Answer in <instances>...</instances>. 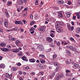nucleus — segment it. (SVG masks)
Segmentation results:
<instances>
[{"label": "nucleus", "instance_id": "47", "mask_svg": "<svg viewBox=\"0 0 80 80\" xmlns=\"http://www.w3.org/2000/svg\"><path fill=\"white\" fill-rule=\"evenodd\" d=\"M66 73H70V71L68 70H66Z\"/></svg>", "mask_w": 80, "mask_h": 80}, {"label": "nucleus", "instance_id": "46", "mask_svg": "<svg viewBox=\"0 0 80 80\" xmlns=\"http://www.w3.org/2000/svg\"><path fill=\"white\" fill-rule=\"evenodd\" d=\"M43 2L41 1V5H40V7H41V6L43 5Z\"/></svg>", "mask_w": 80, "mask_h": 80}, {"label": "nucleus", "instance_id": "5", "mask_svg": "<svg viewBox=\"0 0 80 80\" xmlns=\"http://www.w3.org/2000/svg\"><path fill=\"white\" fill-rule=\"evenodd\" d=\"M47 39L48 42H49V43H51L52 42V40H53V39L50 37H48Z\"/></svg>", "mask_w": 80, "mask_h": 80}, {"label": "nucleus", "instance_id": "25", "mask_svg": "<svg viewBox=\"0 0 80 80\" xmlns=\"http://www.w3.org/2000/svg\"><path fill=\"white\" fill-rule=\"evenodd\" d=\"M4 24L5 27H8V22H5L4 23Z\"/></svg>", "mask_w": 80, "mask_h": 80}, {"label": "nucleus", "instance_id": "20", "mask_svg": "<svg viewBox=\"0 0 80 80\" xmlns=\"http://www.w3.org/2000/svg\"><path fill=\"white\" fill-rule=\"evenodd\" d=\"M5 67V64H1L0 65V68H3Z\"/></svg>", "mask_w": 80, "mask_h": 80}, {"label": "nucleus", "instance_id": "8", "mask_svg": "<svg viewBox=\"0 0 80 80\" xmlns=\"http://www.w3.org/2000/svg\"><path fill=\"white\" fill-rule=\"evenodd\" d=\"M64 2L62 0H58V3L59 5H62L64 3Z\"/></svg>", "mask_w": 80, "mask_h": 80}, {"label": "nucleus", "instance_id": "16", "mask_svg": "<svg viewBox=\"0 0 80 80\" xmlns=\"http://www.w3.org/2000/svg\"><path fill=\"white\" fill-rule=\"evenodd\" d=\"M66 52L68 56H70L71 55V53L68 50H66Z\"/></svg>", "mask_w": 80, "mask_h": 80}, {"label": "nucleus", "instance_id": "12", "mask_svg": "<svg viewBox=\"0 0 80 80\" xmlns=\"http://www.w3.org/2000/svg\"><path fill=\"white\" fill-rule=\"evenodd\" d=\"M80 28H78L76 31V33L78 34L80 33Z\"/></svg>", "mask_w": 80, "mask_h": 80}, {"label": "nucleus", "instance_id": "60", "mask_svg": "<svg viewBox=\"0 0 80 80\" xmlns=\"http://www.w3.org/2000/svg\"><path fill=\"white\" fill-rule=\"evenodd\" d=\"M52 77H53V76H55V73H53L52 74Z\"/></svg>", "mask_w": 80, "mask_h": 80}, {"label": "nucleus", "instance_id": "49", "mask_svg": "<svg viewBox=\"0 0 80 80\" xmlns=\"http://www.w3.org/2000/svg\"><path fill=\"white\" fill-rule=\"evenodd\" d=\"M13 14L14 17L17 16V14L15 12L13 13Z\"/></svg>", "mask_w": 80, "mask_h": 80}, {"label": "nucleus", "instance_id": "44", "mask_svg": "<svg viewBox=\"0 0 80 80\" xmlns=\"http://www.w3.org/2000/svg\"><path fill=\"white\" fill-rule=\"evenodd\" d=\"M50 46L52 47H55V45H53V44H51L50 45Z\"/></svg>", "mask_w": 80, "mask_h": 80}, {"label": "nucleus", "instance_id": "48", "mask_svg": "<svg viewBox=\"0 0 80 80\" xmlns=\"http://www.w3.org/2000/svg\"><path fill=\"white\" fill-rule=\"evenodd\" d=\"M80 68V66L78 64H77V66H76V68Z\"/></svg>", "mask_w": 80, "mask_h": 80}, {"label": "nucleus", "instance_id": "38", "mask_svg": "<svg viewBox=\"0 0 80 80\" xmlns=\"http://www.w3.org/2000/svg\"><path fill=\"white\" fill-rule=\"evenodd\" d=\"M78 64H77L76 63H74L73 64L74 67H75V68L76 69V68L77 67V65Z\"/></svg>", "mask_w": 80, "mask_h": 80}, {"label": "nucleus", "instance_id": "1", "mask_svg": "<svg viewBox=\"0 0 80 80\" xmlns=\"http://www.w3.org/2000/svg\"><path fill=\"white\" fill-rule=\"evenodd\" d=\"M7 78H9V79H12V76H13V73H11L10 75L8 73H7L5 74Z\"/></svg>", "mask_w": 80, "mask_h": 80}, {"label": "nucleus", "instance_id": "7", "mask_svg": "<svg viewBox=\"0 0 80 80\" xmlns=\"http://www.w3.org/2000/svg\"><path fill=\"white\" fill-rule=\"evenodd\" d=\"M38 48L40 50V51H43V48L41 45H39L38 46Z\"/></svg>", "mask_w": 80, "mask_h": 80}, {"label": "nucleus", "instance_id": "29", "mask_svg": "<svg viewBox=\"0 0 80 80\" xmlns=\"http://www.w3.org/2000/svg\"><path fill=\"white\" fill-rule=\"evenodd\" d=\"M39 57H40L41 58H45V55H40L39 56Z\"/></svg>", "mask_w": 80, "mask_h": 80}, {"label": "nucleus", "instance_id": "14", "mask_svg": "<svg viewBox=\"0 0 80 80\" xmlns=\"http://www.w3.org/2000/svg\"><path fill=\"white\" fill-rule=\"evenodd\" d=\"M15 23L16 24H17V25H19V24H22V22L21 21H16L15 22Z\"/></svg>", "mask_w": 80, "mask_h": 80}, {"label": "nucleus", "instance_id": "40", "mask_svg": "<svg viewBox=\"0 0 80 80\" xmlns=\"http://www.w3.org/2000/svg\"><path fill=\"white\" fill-rule=\"evenodd\" d=\"M11 4H12V2H9L7 3V5L8 6H9V5H11Z\"/></svg>", "mask_w": 80, "mask_h": 80}, {"label": "nucleus", "instance_id": "13", "mask_svg": "<svg viewBox=\"0 0 80 80\" xmlns=\"http://www.w3.org/2000/svg\"><path fill=\"white\" fill-rule=\"evenodd\" d=\"M23 2H24V1H23V0H22L21 1H18V5H21V4H22V3H23Z\"/></svg>", "mask_w": 80, "mask_h": 80}, {"label": "nucleus", "instance_id": "34", "mask_svg": "<svg viewBox=\"0 0 80 80\" xmlns=\"http://www.w3.org/2000/svg\"><path fill=\"white\" fill-rule=\"evenodd\" d=\"M18 28L17 27H14L12 29V30H17Z\"/></svg>", "mask_w": 80, "mask_h": 80}, {"label": "nucleus", "instance_id": "56", "mask_svg": "<svg viewBox=\"0 0 80 80\" xmlns=\"http://www.w3.org/2000/svg\"><path fill=\"white\" fill-rule=\"evenodd\" d=\"M64 45H67L68 43H67V42H66V41H65V42H64Z\"/></svg>", "mask_w": 80, "mask_h": 80}, {"label": "nucleus", "instance_id": "9", "mask_svg": "<svg viewBox=\"0 0 80 80\" xmlns=\"http://www.w3.org/2000/svg\"><path fill=\"white\" fill-rule=\"evenodd\" d=\"M12 51L14 53H18L19 52V50L18 49H13Z\"/></svg>", "mask_w": 80, "mask_h": 80}, {"label": "nucleus", "instance_id": "45", "mask_svg": "<svg viewBox=\"0 0 80 80\" xmlns=\"http://www.w3.org/2000/svg\"><path fill=\"white\" fill-rule=\"evenodd\" d=\"M34 22H35L34 21H32V22H31L30 24V25H33V23H34Z\"/></svg>", "mask_w": 80, "mask_h": 80}, {"label": "nucleus", "instance_id": "51", "mask_svg": "<svg viewBox=\"0 0 80 80\" xmlns=\"http://www.w3.org/2000/svg\"><path fill=\"white\" fill-rule=\"evenodd\" d=\"M19 74L20 75L22 74V72L21 71H19Z\"/></svg>", "mask_w": 80, "mask_h": 80}, {"label": "nucleus", "instance_id": "30", "mask_svg": "<svg viewBox=\"0 0 80 80\" xmlns=\"http://www.w3.org/2000/svg\"><path fill=\"white\" fill-rule=\"evenodd\" d=\"M76 15L77 17H78V16H80V12H76Z\"/></svg>", "mask_w": 80, "mask_h": 80}, {"label": "nucleus", "instance_id": "3", "mask_svg": "<svg viewBox=\"0 0 80 80\" xmlns=\"http://www.w3.org/2000/svg\"><path fill=\"white\" fill-rule=\"evenodd\" d=\"M15 43L16 45L18 46H19H19H22V47H23V44L21 43V42L19 41H17Z\"/></svg>", "mask_w": 80, "mask_h": 80}, {"label": "nucleus", "instance_id": "26", "mask_svg": "<svg viewBox=\"0 0 80 80\" xmlns=\"http://www.w3.org/2000/svg\"><path fill=\"white\" fill-rule=\"evenodd\" d=\"M67 27L68 28V30H70V24L68 23H67Z\"/></svg>", "mask_w": 80, "mask_h": 80}, {"label": "nucleus", "instance_id": "39", "mask_svg": "<svg viewBox=\"0 0 80 80\" xmlns=\"http://www.w3.org/2000/svg\"><path fill=\"white\" fill-rule=\"evenodd\" d=\"M15 40H16V38H12V41H15Z\"/></svg>", "mask_w": 80, "mask_h": 80}, {"label": "nucleus", "instance_id": "55", "mask_svg": "<svg viewBox=\"0 0 80 80\" xmlns=\"http://www.w3.org/2000/svg\"><path fill=\"white\" fill-rule=\"evenodd\" d=\"M28 8L26 7L24 9V10H25V11H27V10H28Z\"/></svg>", "mask_w": 80, "mask_h": 80}, {"label": "nucleus", "instance_id": "64", "mask_svg": "<svg viewBox=\"0 0 80 80\" xmlns=\"http://www.w3.org/2000/svg\"><path fill=\"white\" fill-rule=\"evenodd\" d=\"M19 78L20 80H23V79L21 77H19Z\"/></svg>", "mask_w": 80, "mask_h": 80}, {"label": "nucleus", "instance_id": "17", "mask_svg": "<svg viewBox=\"0 0 80 80\" xmlns=\"http://www.w3.org/2000/svg\"><path fill=\"white\" fill-rule=\"evenodd\" d=\"M40 62L41 63H44L45 62V61L43 59H41L40 60Z\"/></svg>", "mask_w": 80, "mask_h": 80}, {"label": "nucleus", "instance_id": "18", "mask_svg": "<svg viewBox=\"0 0 80 80\" xmlns=\"http://www.w3.org/2000/svg\"><path fill=\"white\" fill-rule=\"evenodd\" d=\"M29 61L30 62H32V63H34L35 62V60L33 59H30L29 60Z\"/></svg>", "mask_w": 80, "mask_h": 80}, {"label": "nucleus", "instance_id": "57", "mask_svg": "<svg viewBox=\"0 0 80 80\" xmlns=\"http://www.w3.org/2000/svg\"><path fill=\"white\" fill-rule=\"evenodd\" d=\"M45 17L46 18H48V17H49L48 14H46Z\"/></svg>", "mask_w": 80, "mask_h": 80}, {"label": "nucleus", "instance_id": "11", "mask_svg": "<svg viewBox=\"0 0 80 80\" xmlns=\"http://www.w3.org/2000/svg\"><path fill=\"white\" fill-rule=\"evenodd\" d=\"M1 50H2V51H3V52H8V49L7 48H1Z\"/></svg>", "mask_w": 80, "mask_h": 80}, {"label": "nucleus", "instance_id": "59", "mask_svg": "<svg viewBox=\"0 0 80 80\" xmlns=\"http://www.w3.org/2000/svg\"><path fill=\"white\" fill-rule=\"evenodd\" d=\"M7 47L9 48H11V46L10 45H8L7 46Z\"/></svg>", "mask_w": 80, "mask_h": 80}, {"label": "nucleus", "instance_id": "43", "mask_svg": "<svg viewBox=\"0 0 80 80\" xmlns=\"http://www.w3.org/2000/svg\"><path fill=\"white\" fill-rule=\"evenodd\" d=\"M71 23L72 25L73 26L74 25H75V23H74V22H73V21L71 22Z\"/></svg>", "mask_w": 80, "mask_h": 80}, {"label": "nucleus", "instance_id": "24", "mask_svg": "<svg viewBox=\"0 0 80 80\" xmlns=\"http://www.w3.org/2000/svg\"><path fill=\"white\" fill-rule=\"evenodd\" d=\"M22 54L23 53H22V52L20 51L19 53L18 54V55L19 56H22Z\"/></svg>", "mask_w": 80, "mask_h": 80}, {"label": "nucleus", "instance_id": "42", "mask_svg": "<svg viewBox=\"0 0 80 80\" xmlns=\"http://www.w3.org/2000/svg\"><path fill=\"white\" fill-rule=\"evenodd\" d=\"M6 15L7 16V17H8H8H9V14H8V12H6Z\"/></svg>", "mask_w": 80, "mask_h": 80}, {"label": "nucleus", "instance_id": "62", "mask_svg": "<svg viewBox=\"0 0 80 80\" xmlns=\"http://www.w3.org/2000/svg\"><path fill=\"white\" fill-rule=\"evenodd\" d=\"M0 32H3V30L2 29H0Z\"/></svg>", "mask_w": 80, "mask_h": 80}, {"label": "nucleus", "instance_id": "53", "mask_svg": "<svg viewBox=\"0 0 80 80\" xmlns=\"http://www.w3.org/2000/svg\"><path fill=\"white\" fill-rule=\"evenodd\" d=\"M74 28V27L73 26H72L71 28H70V30L71 29L72 30H73Z\"/></svg>", "mask_w": 80, "mask_h": 80}, {"label": "nucleus", "instance_id": "54", "mask_svg": "<svg viewBox=\"0 0 80 80\" xmlns=\"http://www.w3.org/2000/svg\"><path fill=\"white\" fill-rule=\"evenodd\" d=\"M76 18V16H73V20H75Z\"/></svg>", "mask_w": 80, "mask_h": 80}, {"label": "nucleus", "instance_id": "2", "mask_svg": "<svg viewBox=\"0 0 80 80\" xmlns=\"http://www.w3.org/2000/svg\"><path fill=\"white\" fill-rule=\"evenodd\" d=\"M46 27L45 26H42L41 27L39 28V30L40 31H41V32H44L45 30V28Z\"/></svg>", "mask_w": 80, "mask_h": 80}, {"label": "nucleus", "instance_id": "31", "mask_svg": "<svg viewBox=\"0 0 80 80\" xmlns=\"http://www.w3.org/2000/svg\"><path fill=\"white\" fill-rule=\"evenodd\" d=\"M38 3V0H36V2H35V5H37Z\"/></svg>", "mask_w": 80, "mask_h": 80}, {"label": "nucleus", "instance_id": "58", "mask_svg": "<svg viewBox=\"0 0 80 80\" xmlns=\"http://www.w3.org/2000/svg\"><path fill=\"white\" fill-rule=\"evenodd\" d=\"M21 63L20 62H18L17 64V65H18V66H21Z\"/></svg>", "mask_w": 80, "mask_h": 80}, {"label": "nucleus", "instance_id": "37", "mask_svg": "<svg viewBox=\"0 0 80 80\" xmlns=\"http://www.w3.org/2000/svg\"><path fill=\"white\" fill-rule=\"evenodd\" d=\"M59 23V25H62L63 24V23L62 22H60Z\"/></svg>", "mask_w": 80, "mask_h": 80}, {"label": "nucleus", "instance_id": "61", "mask_svg": "<svg viewBox=\"0 0 80 80\" xmlns=\"http://www.w3.org/2000/svg\"><path fill=\"white\" fill-rule=\"evenodd\" d=\"M22 22H23L24 23H27V21L25 20H23Z\"/></svg>", "mask_w": 80, "mask_h": 80}, {"label": "nucleus", "instance_id": "21", "mask_svg": "<svg viewBox=\"0 0 80 80\" xmlns=\"http://www.w3.org/2000/svg\"><path fill=\"white\" fill-rule=\"evenodd\" d=\"M22 60L24 61H26V62H28V59H26V58L24 57H23L22 58Z\"/></svg>", "mask_w": 80, "mask_h": 80}, {"label": "nucleus", "instance_id": "36", "mask_svg": "<svg viewBox=\"0 0 80 80\" xmlns=\"http://www.w3.org/2000/svg\"><path fill=\"white\" fill-rule=\"evenodd\" d=\"M39 74H40L41 75H43V72L42 71L39 72Z\"/></svg>", "mask_w": 80, "mask_h": 80}, {"label": "nucleus", "instance_id": "63", "mask_svg": "<svg viewBox=\"0 0 80 80\" xmlns=\"http://www.w3.org/2000/svg\"><path fill=\"white\" fill-rule=\"evenodd\" d=\"M29 67L27 66L25 68L26 69H27V70H28V69H29Z\"/></svg>", "mask_w": 80, "mask_h": 80}, {"label": "nucleus", "instance_id": "6", "mask_svg": "<svg viewBox=\"0 0 80 80\" xmlns=\"http://www.w3.org/2000/svg\"><path fill=\"white\" fill-rule=\"evenodd\" d=\"M56 31L57 32H60L61 30H62V27H59L56 28Z\"/></svg>", "mask_w": 80, "mask_h": 80}, {"label": "nucleus", "instance_id": "33", "mask_svg": "<svg viewBox=\"0 0 80 80\" xmlns=\"http://www.w3.org/2000/svg\"><path fill=\"white\" fill-rule=\"evenodd\" d=\"M33 30H35V28H32L30 30V31L32 32V31H34Z\"/></svg>", "mask_w": 80, "mask_h": 80}, {"label": "nucleus", "instance_id": "50", "mask_svg": "<svg viewBox=\"0 0 80 80\" xmlns=\"http://www.w3.org/2000/svg\"><path fill=\"white\" fill-rule=\"evenodd\" d=\"M67 16L68 18L70 17V13L68 14L67 15Z\"/></svg>", "mask_w": 80, "mask_h": 80}, {"label": "nucleus", "instance_id": "19", "mask_svg": "<svg viewBox=\"0 0 80 80\" xmlns=\"http://www.w3.org/2000/svg\"><path fill=\"white\" fill-rule=\"evenodd\" d=\"M70 40L71 41H72V42H74V43H75V39H74L73 38L71 37L70 38Z\"/></svg>", "mask_w": 80, "mask_h": 80}, {"label": "nucleus", "instance_id": "35", "mask_svg": "<svg viewBox=\"0 0 80 80\" xmlns=\"http://www.w3.org/2000/svg\"><path fill=\"white\" fill-rule=\"evenodd\" d=\"M60 41H58V43H57V45H58V46H60Z\"/></svg>", "mask_w": 80, "mask_h": 80}, {"label": "nucleus", "instance_id": "22", "mask_svg": "<svg viewBox=\"0 0 80 80\" xmlns=\"http://www.w3.org/2000/svg\"><path fill=\"white\" fill-rule=\"evenodd\" d=\"M59 25H60V23L59 22H57L55 24V27L56 28H58Z\"/></svg>", "mask_w": 80, "mask_h": 80}, {"label": "nucleus", "instance_id": "28", "mask_svg": "<svg viewBox=\"0 0 80 80\" xmlns=\"http://www.w3.org/2000/svg\"><path fill=\"white\" fill-rule=\"evenodd\" d=\"M54 66H58L59 65V63L57 62H55L54 63Z\"/></svg>", "mask_w": 80, "mask_h": 80}, {"label": "nucleus", "instance_id": "15", "mask_svg": "<svg viewBox=\"0 0 80 80\" xmlns=\"http://www.w3.org/2000/svg\"><path fill=\"white\" fill-rule=\"evenodd\" d=\"M6 46V44L4 43H1L0 44V47H4Z\"/></svg>", "mask_w": 80, "mask_h": 80}, {"label": "nucleus", "instance_id": "52", "mask_svg": "<svg viewBox=\"0 0 80 80\" xmlns=\"http://www.w3.org/2000/svg\"><path fill=\"white\" fill-rule=\"evenodd\" d=\"M33 17V16L32 15H31L30 16V18H31V19H32Z\"/></svg>", "mask_w": 80, "mask_h": 80}, {"label": "nucleus", "instance_id": "10", "mask_svg": "<svg viewBox=\"0 0 80 80\" xmlns=\"http://www.w3.org/2000/svg\"><path fill=\"white\" fill-rule=\"evenodd\" d=\"M61 77H63V74L59 75L56 78V80H59V78H61Z\"/></svg>", "mask_w": 80, "mask_h": 80}, {"label": "nucleus", "instance_id": "41", "mask_svg": "<svg viewBox=\"0 0 80 80\" xmlns=\"http://www.w3.org/2000/svg\"><path fill=\"white\" fill-rule=\"evenodd\" d=\"M50 36H51V37H52V38H53V37H54V34H53L52 33H51L50 35Z\"/></svg>", "mask_w": 80, "mask_h": 80}, {"label": "nucleus", "instance_id": "32", "mask_svg": "<svg viewBox=\"0 0 80 80\" xmlns=\"http://www.w3.org/2000/svg\"><path fill=\"white\" fill-rule=\"evenodd\" d=\"M53 58L54 59L56 58H57V54H54L53 56Z\"/></svg>", "mask_w": 80, "mask_h": 80}, {"label": "nucleus", "instance_id": "4", "mask_svg": "<svg viewBox=\"0 0 80 80\" xmlns=\"http://www.w3.org/2000/svg\"><path fill=\"white\" fill-rule=\"evenodd\" d=\"M69 49L73 51V52H75V51H76V48H75L73 47L72 46H70Z\"/></svg>", "mask_w": 80, "mask_h": 80}, {"label": "nucleus", "instance_id": "23", "mask_svg": "<svg viewBox=\"0 0 80 80\" xmlns=\"http://www.w3.org/2000/svg\"><path fill=\"white\" fill-rule=\"evenodd\" d=\"M58 15L59 17H60V18H62V13L60 12L58 13Z\"/></svg>", "mask_w": 80, "mask_h": 80}, {"label": "nucleus", "instance_id": "27", "mask_svg": "<svg viewBox=\"0 0 80 80\" xmlns=\"http://www.w3.org/2000/svg\"><path fill=\"white\" fill-rule=\"evenodd\" d=\"M12 70L13 72H15L17 70V69L15 68H12Z\"/></svg>", "mask_w": 80, "mask_h": 80}]
</instances>
